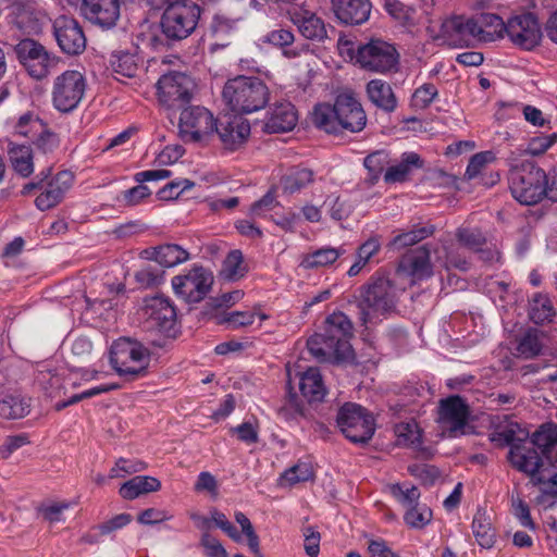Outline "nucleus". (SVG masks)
Instances as JSON below:
<instances>
[{
    "instance_id": "nucleus-26",
    "label": "nucleus",
    "mask_w": 557,
    "mask_h": 557,
    "mask_svg": "<svg viewBox=\"0 0 557 557\" xmlns=\"http://www.w3.org/2000/svg\"><path fill=\"white\" fill-rule=\"evenodd\" d=\"M332 10L341 23L360 25L370 16L371 2L369 0H332Z\"/></svg>"
},
{
    "instance_id": "nucleus-20",
    "label": "nucleus",
    "mask_w": 557,
    "mask_h": 557,
    "mask_svg": "<svg viewBox=\"0 0 557 557\" xmlns=\"http://www.w3.org/2000/svg\"><path fill=\"white\" fill-rule=\"evenodd\" d=\"M352 323L344 312H333L325 320L324 332L329 336V345L339 349V357L348 359L351 355L349 338L352 336Z\"/></svg>"
},
{
    "instance_id": "nucleus-1",
    "label": "nucleus",
    "mask_w": 557,
    "mask_h": 557,
    "mask_svg": "<svg viewBox=\"0 0 557 557\" xmlns=\"http://www.w3.org/2000/svg\"><path fill=\"white\" fill-rule=\"evenodd\" d=\"M435 253V261H431V249L429 245H422L416 249L406 252L398 264L397 271L410 278L411 283H417L431 278L434 275V267L436 264L449 270L456 268L466 271L469 268V262L466 258L456 255L454 249L444 246V256L441 255L436 248L433 250Z\"/></svg>"
},
{
    "instance_id": "nucleus-45",
    "label": "nucleus",
    "mask_w": 557,
    "mask_h": 557,
    "mask_svg": "<svg viewBox=\"0 0 557 557\" xmlns=\"http://www.w3.org/2000/svg\"><path fill=\"white\" fill-rule=\"evenodd\" d=\"M381 248V243L377 237H371L364 242L357 250L356 261L349 268L347 274L349 276H356L360 273L362 268L369 262V260L375 256Z\"/></svg>"
},
{
    "instance_id": "nucleus-22",
    "label": "nucleus",
    "mask_w": 557,
    "mask_h": 557,
    "mask_svg": "<svg viewBox=\"0 0 557 557\" xmlns=\"http://www.w3.org/2000/svg\"><path fill=\"white\" fill-rule=\"evenodd\" d=\"M81 10L92 24L110 28L115 25L120 16V2L119 0H83Z\"/></svg>"
},
{
    "instance_id": "nucleus-18",
    "label": "nucleus",
    "mask_w": 557,
    "mask_h": 557,
    "mask_svg": "<svg viewBox=\"0 0 557 557\" xmlns=\"http://www.w3.org/2000/svg\"><path fill=\"white\" fill-rule=\"evenodd\" d=\"M53 34L60 49L66 54H79L86 48V37L76 20L66 15L53 22Z\"/></svg>"
},
{
    "instance_id": "nucleus-49",
    "label": "nucleus",
    "mask_w": 557,
    "mask_h": 557,
    "mask_svg": "<svg viewBox=\"0 0 557 557\" xmlns=\"http://www.w3.org/2000/svg\"><path fill=\"white\" fill-rule=\"evenodd\" d=\"M29 412V404L20 397L9 396L0 400V417L9 420L21 419Z\"/></svg>"
},
{
    "instance_id": "nucleus-4",
    "label": "nucleus",
    "mask_w": 557,
    "mask_h": 557,
    "mask_svg": "<svg viewBox=\"0 0 557 557\" xmlns=\"http://www.w3.org/2000/svg\"><path fill=\"white\" fill-rule=\"evenodd\" d=\"M110 363L120 376L136 380L146 374L150 352L137 341L119 338L111 346Z\"/></svg>"
},
{
    "instance_id": "nucleus-32",
    "label": "nucleus",
    "mask_w": 557,
    "mask_h": 557,
    "mask_svg": "<svg viewBox=\"0 0 557 557\" xmlns=\"http://www.w3.org/2000/svg\"><path fill=\"white\" fill-rule=\"evenodd\" d=\"M423 166V161L416 152H405L401 160L387 169L384 174L386 183H403L409 180L413 169Z\"/></svg>"
},
{
    "instance_id": "nucleus-10",
    "label": "nucleus",
    "mask_w": 557,
    "mask_h": 557,
    "mask_svg": "<svg viewBox=\"0 0 557 557\" xmlns=\"http://www.w3.org/2000/svg\"><path fill=\"white\" fill-rule=\"evenodd\" d=\"M398 58L393 45L381 39H371L357 48L356 63L367 71L386 74L397 69Z\"/></svg>"
},
{
    "instance_id": "nucleus-47",
    "label": "nucleus",
    "mask_w": 557,
    "mask_h": 557,
    "mask_svg": "<svg viewBox=\"0 0 557 557\" xmlns=\"http://www.w3.org/2000/svg\"><path fill=\"white\" fill-rule=\"evenodd\" d=\"M528 432L518 423H509L505 428H498L492 434V441L499 442L500 444L510 445L512 447L513 444H523L528 440Z\"/></svg>"
},
{
    "instance_id": "nucleus-51",
    "label": "nucleus",
    "mask_w": 557,
    "mask_h": 557,
    "mask_svg": "<svg viewBox=\"0 0 557 557\" xmlns=\"http://www.w3.org/2000/svg\"><path fill=\"white\" fill-rule=\"evenodd\" d=\"M404 520L410 528L423 529L432 520V510L426 505L418 503L406 510Z\"/></svg>"
},
{
    "instance_id": "nucleus-44",
    "label": "nucleus",
    "mask_w": 557,
    "mask_h": 557,
    "mask_svg": "<svg viewBox=\"0 0 557 557\" xmlns=\"http://www.w3.org/2000/svg\"><path fill=\"white\" fill-rule=\"evenodd\" d=\"M395 436L399 446L418 448L421 445V432L413 420L396 424Z\"/></svg>"
},
{
    "instance_id": "nucleus-35",
    "label": "nucleus",
    "mask_w": 557,
    "mask_h": 557,
    "mask_svg": "<svg viewBox=\"0 0 557 557\" xmlns=\"http://www.w3.org/2000/svg\"><path fill=\"white\" fill-rule=\"evenodd\" d=\"M160 488L161 482L157 478L137 475L126 481L119 492L124 499H135L141 494L157 492Z\"/></svg>"
},
{
    "instance_id": "nucleus-34",
    "label": "nucleus",
    "mask_w": 557,
    "mask_h": 557,
    "mask_svg": "<svg viewBox=\"0 0 557 557\" xmlns=\"http://www.w3.org/2000/svg\"><path fill=\"white\" fill-rule=\"evenodd\" d=\"M342 248L322 247L301 256L299 267L305 270H318L333 264L342 255Z\"/></svg>"
},
{
    "instance_id": "nucleus-11",
    "label": "nucleus",
    "mask_w": 557,
    "mask_h": 557,
    "mask_svg": "<svg viewBox=\"0 0 557 557\" xmlns=\"http://www.w3.org/2000/svg\"><path fill=\"white\" fill-rule=\"evenodd\" d=\"M14 52L27 73L36 79L47 77L59 62V59L50 54L41 44L29 38L16 44Z\"/></svg>"
},
{
    "instance_id": "nucleus-48",
    "label": "nucleus",
    "mask_w": 557,
    "mask_h": 557,
    "mask_svg": "<svg viewBox=\"0 0 557 557\" xmlns=\"http://www.w3.org/2000/svg\"><path fill=\"white\" fill-rule=\"evenodd\" d=\"M313 181V172L308 169H295L282 180L285 193L295 194L308 186Z\"/></svg>"
},
{
    "instance_id": "nucleus-9",
    "label": "nucleus",
    "mask_w": 557,
    "mask_h": 557,
    "mask_svg": "<svg viewBox=\"0 0 557 557\" xmlns=\"http://www.w3.org/2000/svg\"><path fill=\"white\" fill-rule=\"evenodd\" d=\"M216 120L205 107L190 106L182 110L178 136L184 143L205 144L213 136Z\"/></svg>"
},
{
    "instance_id": "nucleus-46",
    "label": "nucleus",
    "mask_w": 557,
    "mask_h": 557,
    "mask_svg": "<svg viewBox=\"0 0 557 557\" xmlns=\"http://www.w3.org/2000/svg\"><path fill=\"white\" fill-rule=\"evenodd\" d=\"M307 347L309 352L318 360H326L334 356L337 359L339 357V349L337 347L332 348L329 345V336L324 333L314 334L307 341Z\"/></svg>"
},
{
    "instance_id": "nucleus-27",
    "label": "nucleus",
    "mask_w": 557,
    "mask_h": 557,
    "mask_svg": "<svg viewBox=\"0 0 557 557\" xmlns=\"http://www.w3.org/2000/svg\"><path fill=\"white\" fill-rule=\"evenodd\" d=\"M297 120L296 109L289 101L277 102L269 112L264 128L269 133H285L296 126Z\"/></svg>"
},
{
    "instance_id": "nucleus-40",
    "label": "nucleus",
    "mask_w": 557,
    "mask_h": 557,
    "mask_svg": "<svg viewBox=\"0 0 557 557\" xmlns=\"http://www.w3.org/2000/svg\"><path fill=\"white\" fill-rule=\"evenodd\" d=\"M472 531L478 544L483 548H491L495 543V531L486 512L479 509L472 521Z\"/></svg>"
},
{
    "instance_id": "nucleus-28",
    "label": "nucleus",
    "mask_w": 557,
    "mask_h": 557,
    "mask_svg": "<svg viewBox=\"0 0 557 557\" xmlns=\"http://www.w3.org/2000/svg\"><path fill=\"white\" fill-rule=\"evenodd\" d=\"M474 26V37L480 41H495L506 34V23L496 14L482 13L472 17Z\"/></svg>"
},
{
    "instance_id": "nucleus-30",
    "label": "nucleus",
    "mask_w": 557,
    "mask_h": 557,
    "mask_svg": "<svg viewBox=\"0 0 557 557\" xmlns=\"http://www.w3.org/2000/svg\"><path fill=\"white\" fill-rule=\"evenodd\" d=\"M531 444L537 447L549 462H557V425L546 423L532 434Z\"/></svg>"
},
{
    "instance_id": "nucleus-24",
    "label": "nucleus",
    "mask_w": 557,
    "mask_h": 557,
    "mask_svg": "<svg viewBox=\"0 0 557 557\" xmlns=\"http://www.w3.org/2000/svg\"><path fill=\"white\" fill-rule=\"evenodd\" d=\"M290 21L298 27L300 34L310 40L322 41L327 37L322 18L305 7H294L288 11Z\"/></svg>"
},
{
    "instance_id": "nucleus-56",
    "label": "nucleus",
    "mask_w": 557,
    "mask_h": 557,
    "mask_svg": "<svg viewBox=\"0 0 557 557\" xmlns=\"http://www.w3.org/2000/svg\"><path fill=\"white\" fill-rule=\"evenodd\" d=\"M518 352L524 358H533L542 350V343L536 330H529L519 341Z\"/></svg>"
},
{
    "instance_id": "nucleus-58",
    "label": "nucleus",
    "mask_w": 557,
    "mask_h": 557,
    "mask_svg": "<svg viewBox=\"0 0 557 557\" xmlns=\"http://www.w3.org/2000/svg\"><path fill=\"white\" fill-rule=\"evenodd\" d=\"M438 91L434 84L425 83L417 88L412 95L411 103L417 109L428 108L437 97Z\"/></svg>"
},
{
    "instance_id": "nucleus-52",
    "label": "nucleus",
    "mask_w": 557,
    "mask_h": 557,
    "mask_svg": "<svg viewBox=\"0 0 557 557\" xmlns=\"http://www.w3.org/2000/svg\"><path fill=\"white\" fill-rule=\"evenodd\" d=\"M222 273L231 281H236L245 275L246 267L244 265L242 251L232 250L228 252L223 261Z\"/></svg>"
},
{
    "instance_id": "nucleus-13",
    "label": "nucleus",
    "mask_w": 557,
    "mask_h": 557,
    "mask_svg": "<svg viewBox=\"0 0 557 557\" xmlns=\"http://www.w3.org/2000/svg\"><path fill=\"white\" fill-rule=\"evenodd\" d=\"M159 101L169 109H180L193 96L195 83L190 76L172 72L161 76L157 84Z\"/></svg>"
},
{
    "instance_id": "nucleus-64",
    "label": "nucleus",
    "mask_w": 557,
    "mask_h": 557,
    "mask_svg": "<svg viewBox=\"0 0 557 557\" xmlns=\"http://www.w3.org/2000/svg\"><path fill=\"white\" fill-rule=\"evenodd\" d=\"M384 9L396 20L403 22L412 20L413 10L403 4L399 0H384Z\"/></svg>"
},
{
    "instance_id": "nucleus-6",
    "label": "nucleus",
    "mask_w": 557,
    "mask_h": 557,
    "mask_svg": "<svg viewBox=\"0 0 557 557\" xmlns=\"http://www.w3.org/2000/svg\"><path fill=\"white\" fill-rule=\"evenodd\" d=\"M87 89L84 74L77 70H67L58 75L52 83L51 102L60 113H71L78 108Z\"/></svg>"
},
{
    "instance_id": "nucleus-60",
    "label": "nucleus",
    "mask_w": 557,
    "mask_h": 557,
    "mask_svg": "<svg viewBox=\"0 0 557 557\" xmlns=\"http://www.w3.org/2000/svg\"><path fill=\"white\" fill-rule=\"evenodd\" d=\"M557 143V133L549 135L535 136L530 139L527 152L531 156H540L546 152Z\"/></svg>"
},
{
    "instance_id": "nucleus-62",
    "label": "nucleus",
    "mask_w": 557,
    "mask_h": 557,
    "mask_svg": "<svg viewBox=\"0 0 557 557\" xmlns=\"http://www.w3.org/2000/svg\"><path fill=\"white\" fill-rule=\"evenodd\" d=\"M259 318L260 321L268 319L264 313H256L249 311H234L228 314L226 322L233 327L247 326L255 322V319Z\"/></svg>"
},
{
    "instance_id": "nucleus-55",
    "label": "nucleus",
    "mask_w": 557,
    "mask_h": 557,
    "mask_svg": "<svg viewBox=\"0 0 557 557\" xmlns=\"http://www.w3.org/2000/svg\"><path fill=\"white\" fill-rule=\"evenodd\" d=\"M147 469V463L141 460L120 458L109 472V479L124 478Z\"/></svg>"
},
{
    "instance_id": "nucleus-31",
    "label": "nucleus",
    "mask_w": 557,
    "mask_h": 557,
    "mask_svg": "<svg viewBox=\"0 0 557 557\" xmlns=\"http://www.w3.org/2000/svg\"><path fill=\"white\" fill-rule=\"evenodd\" d=\"M367 94L370 101L385 112H393L397 107V99L392 86L382 79H372L367 84Z\"/></svg>"
},
{
    "instance_id": "nucleus-19",
    "label": "nucleus",
    "mask_w": 557,
    "mask_h": 557,
    "mask_svg": "<svg viewBox=\"0 0 557 557\" xmlns=\"http://www.w3.org/2000/svg\"><path fill=\"white\" fill-rule=\"evenodd\" d=\"M143 310L149 329L164 333L173 329L176 311L168 298L163 296L147 298Z\"/></svg>"
},
{
    "instance_id": "nucleus-14",
    "label": "nucleus",
    "mask_w": 557,
    "mask_h": 557,
    "mask_svg": "<svg viewBox=\"0 0 557 557\" xmlns=\"http://www.w3.org/2000/svg\"><path fill=\"white\" fill-rule=\"evenodd\" d=\"M213 283L210 271L201 265H194L185 274L172 278L174 293L187 302H199L209 293Z\"/></svg>"
},
{
    "instance_id": "nucleus-3",
    "label": "nucleus",
    "mask_w": 557,
    "mask_h": 557,
    "mask_svg": "<svg viewBox=\"0 0 557 557\" xmlns=\"http://www.w3.org/2000/svg\"><path fill=\"white\" fill-rule=\"evenodd\" d=\"M397 304L396 288L389 278L375 276L366 285L358 301L362 324L372 323L395 310Z\"/></svg>"
},
{
    "instance_id": "nucleus-57",
    "label": "nucleus",
    "mask_w": 557,
    "mask_h": 557,
    "mask_svg": "<svg viewBox=\"0 0 557 557\" xmlns=\"http://www.w3.org/2000/svg\"><path fill=\"white\" fill-rule=\"evenodd\" d=\"M34 145L37 150L42 152L44 154L52 153L58 149L60 145L59 136L52 132L50 128L45 125L42 131H40L34 140Z\"/></svg>"
},
{
    "instance_id": "nucleus-12",
    "label": "nucleus",
    "mask_w": 557,
    "mask_h": 557,
    "mask_svg": "<svg viewBox=\"0 0 557 557\" xmlns=\"http://www.w3.org/2000/svg\"><path fill=\"white\" fill-rule=\"evenodd\" d=\"M73 183V173L70 171H61L49 181L41 180L40 182H30L26 184L21 193L26 196L35 189L40 190L35 200V205L39 210L46 211L55 207L63 200Z\"/></svg>"
},
{
    "instance_id": "nucleus-63",
    "label": "nucleus",
    "mask_w": 557,
    "mask_h": 557,
    "mask_svg": "<svg viewBox=\"0 0 557 557\" xmlns=\"http://www.w3.org/2000/svg\"><path fill=\"white\" fill-rule=\"evenodd\" d=\"M295 40L294 34L285 28H278L269 32L263 39V42H268L275 47L285 48L290 46Z\"/></svg>"
},
{
    "instance_id": "nucleus-29",
    "label": "nucleus",
    "mask_w": 557,
    "mask_h": 557,
    "mask_svg": "<svg viewBox=\"0 0 557 557\" xmlns=\"http://www.w3.org/2000/svg\"><path fill=\"white\" fill-rule=\"evenodd\" d=\"M143 255L148 260H154L160 265L172 268L189 260V253L176 244H165L145 249Z\"/></svg>"
},
{
    "instance_id": "nucleus-5",
    "label": "nucleus",
    "mask_w": 557,
    "mask_h": 557,
    "mask_svg": "<svg viewBox=\"0 0 557 557\" xmlns=\"http://www.w3.org/2000/svg\"><path fill=\"white\" fill-rule=\"evenodd\" d=\"M508 181L512 197L522 205H535L545 195V171L533 163L511 169Z\"/></svg>"
},
{
    "instance_id": "nucleus-16",
    "label": "nucleus",
    "mask_w": 557,
    "mask_h": 557,
    "mask_svg": "<svg viewBox=\"0 0 557 557\" xmlns=\"http://www.w3.org/2000/svg\"><path fill=\"white\" fill-rule=\"evenodd\" d=\"M469 413V407L460 396L441 400L437 421L443 434L448 437L465 434Z\"/></svg>"
},
{
    "instance_id": "nucleus-17",
    "label": "nucleus",
    "mask_w": 557,
    "mask_h": 557,
    "mask_svg": "<svg viewBox=\"0 0 557 557\" xmlns=\"http://www.w3.org/2000/svg\"><path fill=\"white\" fill-rule=\"evenodd\" d=\"M335 104L341 131L358 133L364 128L367 116L352 90L345 89L338 92L335 98Z\"/></svg>"
},
{
    "instance_id": "nucleus-7",
    "label": "nucleus",
    "mask_w": 557,
    "mask_h": 557,
    "mask_svg": "<svg viewBox=\"0 0 557 557\" xmlns=\"http://www.w3.org/2000/svg\"><path fill=\"white\" fill-rule=\"evenodd\" d=\"M200 8L188 1L175 2L164 9L161 29L172 40H182L190 36L200 18Z\"/></svg>"
},
{
    "instance_id": "nucleus-37",
    "label": "nucleus",
    "mask_w": 557,
    "mask_h": 557,
    "mask_svg": "<svg viewBox=\"0 0 557 557\" xmlns=\"http://www.w3.org/2000/svg\"><path fill=\"white\" fill-rule=\"evenodd\" d=\"M312 123L320 129L326 133L335 134L341 132L339 122L337 119V108L329 103H319L314 107L312 112Z\"/></svg>"
},
{
    "instance_id": "nucleus-21",
    "label": "nucleus",
    "mask_w": 557,
    "mask_h": 557,
    "mask_svg": "<svg viewBox=\"0 0 557 557\" xmlns=\"http://www.w3.org/2000/svg\"><path fill=\"white\" fill-rule=\"evenodd\" d=\"M214 133L218 134L224 150L235 151L247 141L250 135V124L247 120L236 115L216 124Z\"/></svg>"
},
{
    "instance_id": "nucleus-54",
    "label": "nucleus",
    "mask_w": 557,
    "mask_h": 557,
    "mask_svg": "<svg viewBox=\"0 0 557 557\" xmlns=\"http://www.w3.org/2000/svg\"><path fill=\"white\" fill-rule=\"evenodd\" d=\"M389 492L398 503L406 507V510L419 503L420 491L414 485L393 484L389 486Z\"/></svg>"
},
{
    "instance_id": "nucleus-41",
    "label": "nucleus",
    "mask_w": 557,
    "mask_h": 557,
    "mask_svg": "<svg viewBox=\"0 0 557 557\" xmlns=\"http://www.w3.org/2000/svg\"><path fill=\"white\" fill-rule=\"evenodd\" d=\"M504 107L512 108L516 111L521 112L524 121L533 127L550 129L552 128V120L550 115L545 114L539 108L532 104H525L520 102L513 103H504Z\"/></svg>"
},
{
    "instance_id": "nucleus-36",
    "label": "nucleus",
    "mask_w": 557,
    "mask_h": 557,
    "mask_svg": "<svg viewBox=\"0 0 557 557\" xmlns=\"http://www.w3.org/2000/svg\"><path fill=\"white\" fill-rule=\"evenodd\" d=\"M9 157L14 171L22 177L34 172L33 149L28 145L9 144Z\"/></svg>"
},
{
    "instance_id": "nucleus-2",
    "label": "nucleus",
    "mask_w": 557,
    "mask_h": 557,
    "mask_svg": "<svg viewBox=\"0 0 557 557\" xmlns=\"http://www.w3.org/2000/svg\"><path fill=\"white\" fill-rule=\"evenodd\" d=\"M222 95L230 109L237 113L259 111L269 101V89L258 77L237 76L230 79Z\"/></svg>"
},
{
    "instance_id": "nucleus-25",
    "label": "nucleus",
    "mask_w": 557,
    "mask_h": 557,
    "mask_svg": "<svg viewBox=\"0 0 557 557\" xmlns=\"http://www.w3.org/2000/svg\"><path fill=\"white\" fill-rule=\"evenodd\" d=\"M508 459L517 470L530 475L533 480L543 466V460L530 441L513 444L509 449Z\"/></svg>"
},
{
    "instance_id": "nucleus-42",
    "label": "nucleus",
    "mask_w": 557,
    "mask_h": 557,
    "mask_svg": "<svg viewBox=\"0 0 557 557\" xmlns=\"http://www.w3.org/2000/svg\"><path fill=\"white\" fill-rule=\"evenodd\" d=\"M435 227L433 225H417L411 230L396 235L391 242V246L395 249H403L432 236Z\"/></svg>"
},
{
    "instance_id": "nucleus-61",
    "label": "nucleus",
    "mask_w": 557,
    "mask_h": 557,
    "mask_svg": "<svg viewBox=\"0 0 557 557\" xmlns=\"http://www.w3.org/2000/svg\"><path fill=\"white\" fill-rule=\"evenodd\" d=\"M512 502V513L519 520L520 524L530 530L535 529V523L533 522L530 513V508L525 502H523L519 496L511 498Z\"/></svg>"
},
{
    "instance_id": "nucleus-50",
    "label": "nucleus",
    "mask_w": 557,
    "mask_h": 557,
    "mask_svg": "<svg viewBox=\"0 0 557 557\" xmlns=\"http://www.w3.org/2000/svg\"><path fill=\"white\" fill-rule=\"evenodd\" d=\"M313 468L310 462L299 461L285 470L281 476L282 484L295 485L313 479Z\"/></svg>"
},
{
    "instance_id": "nucleus-15",
    "label": "nucleus",
    "mask_w": 557,
    "mask_h": 557,
    "mask_svg": "<svg viewBox=\"0 0 557 557\" xmlns=\"http://www.w3.org/2000/svg\"><path fill=\"white\" fill-rule=\"evenodd\" d=\"M506 35L515 46L523 50H532L542 39L537 17L530 12L510 16L506 22Z\"/></svg>"
},
{
    "instance_id": "nucleus-43",
    "label": "nucleus",
    "mask_w": 557,
    "mask_h": 557,
    "mask_svg": "<svg viewBox=\"0 0 557 557\" xmlns=\"http://www.w3.org/2000/svg\"><path fill=\"white\" fill-rule=\"evenodd\" d=\"M110 64L117 79H120V77H134L138 70L136 58L129 52L120 51L113 53L110 59Z\"/></svg>"
},
{
    "instance_id": "nucleus-53",
    "label": "nucleus",
    "mask_w": 557,
    "mask_h": 557,
    "mask_svg": "<svg viewBox=\"0 0 557 557\" xmlns=\"http://www.w3.org/2000/svg\"><path fill=\"white\" fill-rule=\"evenodd\" d=\"M456 238L460 246L471 250L480 251V248L485 244L486 238L479 228L459 227L456 231Z\"/></svg>"
},
{
    "instance_id": "nucleus-59",
    "label": "nucleus",
    "mask_w": 557,
    "mask_h": 557,
    "mask_svg": "<svg viewBox=\"0 0 557 557\" xmlns=\"http://www.w3.org/2000/svg\"><path fill=\"white\" fill-rule=\"evenodd\" d=\"M494 159H495V157L492 151H482V152L475 153L474 156H472V158L470 159V161L467 165L465 176L468 180L475 178L479 174L482 173L484 168L490 162H492Z\"/></svg>"
},
{
    "instance_id": "nucleus-23",
    "label": "nucleus",
    "mask_w": 557,
    "mask_h": 557,
    "mask_svg": "<svg viewBox=\"0 0 557 557\" xmlns=\"http://www.w3.org/2000/svg\"><path fill=\"white\" fill-rule=\"evenodd\" d=\"M474 26L472 17L453 16L443 21L441 37L453 47L469 46L475 39Z\"/></svg>"
},
{
    "instance_id": "nucleus-33",
    "label": "nucleus",
    "mask_w": 557,
    "mask_h": 557,
    "mask_svg": "<svg viewBox=\"0 0 557 557\" xmlns=\"http://www.w3.org/2000/svg\"><path fill=\"white\" fill-rule=\"evenodd\" d=\"M299 388L302 396L310 403L321 401L326 394L322 375L317 368H309L300 375Z\"/></svg>"
},
{
    "instance_id": "nucleus-38",
    "label": "nucleus",
    "mask_w": 557,
    "mask_h": 557,
    "mask_svg": "<svg viewBox=\"0 0 557 557\" xmlns=\"http://www.w3.org/2000/svg\"><path fill=\"white\" fill-rule=\"evenodd\" d=\"M45 125L38 113L26 111L12 122L11 128L14 135L33 138L42 131Z\"/></svg>"
},
{
    "instance_id": "nucleus-8",
    "label": "nucleus",
    "mask_w": 557,
    "mask_h": 557,
    "mask_svg": "<svg viewBox=\"0 0 557 557\" xmlns=\"http://www.w3.org/2000/svg\"><path fill=\"white\" fill-rule=\"evenodd\" d=\"M336 423L346 438L355 444L368 443L375 431L372 414L355 403H346L339 408Z\"/></svg>"
},
{
    "instance_id": "nucleus-39",
    "label": "nucleus",
    "mask_w": 557,
    "mask_h": 557,
    "mask_svg": "<svg viewBox=\"0 0 557 557\" xmlns=\"http://www.w3.org/2000/svg\"><path fill=\"white\" fill-rule=\"evenodd\" d=\"M529 315L535 324L552 322L556 311L549 297L541 293L535 294L530 300Z\"/></svg>"
}]
</instances>
